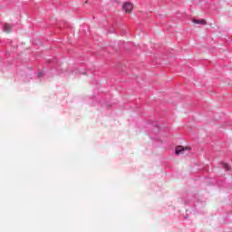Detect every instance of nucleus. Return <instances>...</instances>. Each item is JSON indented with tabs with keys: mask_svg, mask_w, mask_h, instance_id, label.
I'll return each mask as SVG.
<instances>
[{
	"mask_svg": "<svg viewBox=\"0 0 232 232\" xmlns=\"http://www.w3.org/2000/svg\"><path fill=\"white\" fill-rule=\"evenodd\" d=\"M4 32H5V34H10L12 32V25L5 24L4 26Z\"/></svg>",
	"mask_w": 232,
	"mask_h": 232,
	"instance_id": "4",
	"label": "nucleus"
},
{
	"mask_svg": "<svg viewBox=\"0 0 232 232\" xmlns=\"http://www.w3.org/2000/svg\"><path fill=\"white\" fill-rule=\"evenodd\" d=\"M125 14H131V11L133 10V4L130 3V2H126L123 4L122 6Z\"/></svg>",
	"mask_w": 232,
	"mask_h": 232,
	"instance_id": "1",
	"label": "nucleus"
},
{
	"mask_svg": "<svg viewBox=\"0 0 232 232\" xmlns=\"http://www.w3.org/2000/svg\"><path fill=\"white\" fill-rule=\"evenodd\" d=\"M186 150H189V147L178 146L176 147L175 153L176 155H182L184 154V151H186Z\"/></svg>",
	"mask_w": 232,
	"mask_h": 232,
	"instance_id": "2",
	"label": "nucleus"
},
{
	"mask_svg": "<svg viewBox=\"0 0 232 232\" xmlns=\"http://www.w3.org/2000/svg\"><path fill=\"white\" fill-rule=\"evenodd\" d=\"M223 168H224V169H227V171H229L231 169V168L229 167V165L227 163H224Z\"/></svg>",
	"mask_w": 232,
	"mask_h": 232,
	"instance_id": "5",
	"label": "nucleus"
},
{
	"mask_svg": "<svg viewBox=\"0 0 232 232\" xmlns=\"http://www.w3.org/2000/svg\"><path fill=\"white\" fill-rule=\"evenodd\" d=\"M192 23H194V24H208V22H206L204 19H192Z\"/></svg>",
	"mask_w": 232,
	"mask_h": 232,
	"instance_id": "3",
	"label": "nucleus"
}]
</instances>
